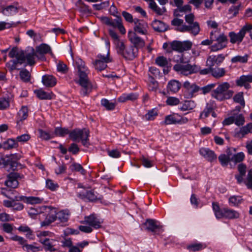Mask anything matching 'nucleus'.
Listing matches in <instances>:
<instances>
[{"label": "nucleus", "instance_id": "nucleus-1", "mask_svg": "<svg viewBox=\"0 0 252 252\" xmlns=\"http://www.w3.org/2000/svg\"><path fill=\"white\" fill-rule=\"evenodd\" d=\"M8 55L11 58H15L6 64V66L10 71L17 69L18 64H21L26 61L30 65H32L35 63V53L33 50L31 53H27L22 50H19L16 48H14L9 52Z\"/></svg>", "mask_w": 252, "mask_h": 252}, {"label": "nucleus", "instance_id": "nucleus-2", "mask_svg": "<svg viewBox=\"0 0 252 252\" xmlns=\"http://www.w3.org/2000/svg\"><path fill=\"white\" fill-rule=\"evenodd\" d=\"M74 63L78 70L79 79L76 83L81 87V94L83 96L87 95L91 92L93 88V86L88 77V69L85 66V63L81 59H76Z\"/></svg>", "mask_w": 252, "mask_h": 252}, {"label": "nucleus", "instance_id": "nucleus-3", "mask_svg": "<svg viewBox=\"0 0 252 252\" xmlns=\"http://www.w3.org/2000/svg\"><path fill=\"white\" fill-rule=\"evenodd\" d=\"M177 63L173 66V69L181 74L188 76L189 75L198 72L200 67L196 64L191 65L184 61L183 56L179 59L175 60Z\"/></svg>", "mask_w": 252, "mask_h": 252}, {"label": "nucleus", "instance_id": "nucleus-4", "mask_svg": "<svg viewBox=\"0 0 252 252\" xmlns=\"http://www.w3.org/2000/svg\"><path fill=\"white\" fill-rule=\"evenodd\" d=\"M230 88V85L228 82L220 84L217 88L212 92V96L219 101L228 99L234 94L232 90H229Z\"/></svg>", "mask_w": 252, "mask_h": 252}, {"label": "nucleus", "instance_id": "nucleus-5", "mask_svg": "<svg viewBox=\"0 0 252 252\" xmlns=\"http://www.w3.org/2000/svg\"><path fill=\"white\" fill-rule=\"evenodd\" d=\"M117 52L118 54L122 55L126 60H132L135 58L138 52L136 47L129 46L126 47L123 41H118L117 43Z\"/></svg>", "mask_w": 252, "mask_h": 252}, {"label": "nucleus", "instance_id": "nucleus-6", "mask_svg": "<svg viewBox=\"0 0 252 252\" xmlns=\"http://www.w3.org/2000/svg\"><path fill=\"white\" fill-rule=\"evenodd\" d=\"M90 131L88 129H76L69 132V137L74 141H81L82 144L86 147L89 145V137Z\"/></svg>", "mask_w": 252, "mask_h": 252}, {"label": "nucleus", "instance_id": "nucleus-7", "mask_svg": "<svg viewBox=\"0 0 252 252\" xmlns=\"http://www.w3.org/2000/svg\"><path fill=\"white\" fill-rule=\"evenodd\" d=\"M252 30V25L246 24L240 30L239 32L235 33L234 32H229L228 36L230 38V42L232 44H240L243 40L246 32H250Z\"/></svg>", "mask_w": 252, "mask_h": 252}, {"label": "nucleus", "instance_id": "nucleus-8", "mask_svg": "<svg viewBox=\"0 0 252 252\" xmlns=\"http://www.w3.org/2000/svg\"><path fill=\"white\" fill-rule=\"evenodd\" d=\"M116 17L115 19L113 20L108 17L103 16L100 17L99 19L102 23L114 28H117L122 34H125L126 31L123 25L121 17L117 16Z\"/></svg>", "mask_w": 252, "mask_h": 252}, {"label": "nucleus", "instance_id": "nucleus-9", "mask_svg": "<svg viewBox=\"0 0 252 252\" xmlns=\"http://www.w3.org/2000/svg\"><path fill=\"white\" fill-rule=\"evenodd\" d=\"M214 41L212 45L209 47L211 51L217 52L225 48L227 46L228 39L224 33H220L219 36L214 35Z\"/></svg>", "mask_w": 252, "mask_h": 252}, {"label": "nucleus", "instance_id": "nucleus-10", "mask_svg": "<svg viewBox=\"0 0 252 252\" xmlns=\"http://www.w3.org/2000/svg\"><path fill=\"white\" fill-rule=\"evenodd\" d=\"M24 178L23 175L17 172H11L7 176V180L5 181V185L10 188L15 189L19 186L18 180Z\"/></svg>", "mask_w": 252, "mask_h": 252}, {"label": "nucleus", "instance_id": "nucleus-11", "mask_svg": "<svg viewBox=\"0 0 252 252\" xmlns=\"http://www.w3.org/2000/svg\"><path fill=\"white\" fill-rule=\"evenodd\" d=\"M111 62L112 59L109 57V52H108L106 56L98 55L94 64L96 69L101 71L106 68L107 63Z\"/></svg>", "mask_w": 252, "mask_h": 252}, {"label": "nucleus", "instance_id": "nucleus-12", "mask_svg": "<svg viewBox=\"0 0 252 252\" xmlns=\"http://www.w3.org/2000/svg\"><path fill=\"white\" fill-rule=\"evenodd\" d=\"M144 225L147 230L152 232L154 234H160L163 231L162 226L155 220L148 219Z\"/></svg>", "mask_w": 252, "mask_h": 252}, {"label": "nucleus", "instance_id": "nucleus-13", "mask_svg": "<svg viewBox=\"0 0 252 252\" xmlns=\"http://www.w3.org/2000/svg\"><path fill=\"white\" fill-rule=\"evenodd\" d=\"M170 46L173 50L183 52L190 49L192 47V43L189 41L183 42L174 41L170 43Z\"/></svg>", "mask_w": 252, "mask_h": 252}, {"label": "nucleus", "instance_id": "nucleus-14", "mask_svg": "<svg viewBox=\"0 0 252 252\" xmlns=\"http://www.w3.org/2000/svg\"><path fill=\"white\" fill-rule=\"evenodd\" d=\"M149 27L147 23L143 20H134L133 27L134 32L136 34L146 35L148 33Z\"/></svg>", "mask_w": 252, "mask_h": 252}, {"label": "nucleus", "instance_id": "nucleus-15", "mask_svg": "<svg viewBox=\"0 0 252 252\" xmlns=\"http://www.w3.org/2000/svg\"><path fill=\"white\" fill-rule=\"evenodd\" d=\"M200 30V26L198 22H194L190 24H188V25H182L178 28L179 32H189L194 35L198 34Z\"/></svg>", "mask_w": 252, "mask_h": 252}, {"label": "nucleus", "instance_id": "nucleus-16", "mask_svg": "<svg viewBox=\"0 0 252 252\" xmlns=\"http://www.w3.org/2000/svg\"><path fill=\"white\" fill-rule=\"evenodd\" d=\"M6 164L10 166L13 170L22 168V165L18 162L20 158V156L18 154H12L7 157Z\"/></svg>", "mask_w": 252, "mask_h": 252}, {"label": "nucleus", "instance_id": "nucleus-17", "mask_svg": "<svg viewBox=\"0 0 252 252\" xmlns=\"http://www.w3.org/2000/svg\"><path fill=\"white\" fill-rule=\"evenodd\" d=\"M183 87L185 89V93L186 94L187 97H192L194 94L200 90V88L195 83H190L187 81L184 82Z\"/></svg>", "mask_w": 252, "mask_h": 252}, {"label": "nucleus", "instance_id": "nucleus-18", "mask_svg": "<svg viewBox=\"0 0 252 252\" xmlns=\"http://www.w3.org/2000/svg\"><path fill=\"white\" fill-rule=\"evenodd\" d=\"M102 222V221L94 215L85 217L84 221L82 222L84 224H89L95 229L101 227Z\"/></svg>", "mask_w": 252, "mask_h": 252}, {"label": "nucleus", "instance_id": "nucleus-19", "mask_svg": "<svg viewBox=\"0 0 252 252\" xmlns=\"http://www.w3.org/2000/svg\"><path fill=\"white\" fill-rule=\"evenodd\" d=\"M78 197L82 199H86L89 201H95L97 200H100L102 197L101 195H99L94 190H88L84 193H77Z\"/></svg>", "mask_w": 252, "mask_h": 252}, {"label": "nucleus", "instance_id": "nucleus-20", "mask_svg": "<svg viewBox=\"0 0 252 252\" xmlns=\"http://www.w3.org/2000/svg\"><path fill=\"white\" fill-rule=\"evenodd\" d=\"M225 57L223 54H219L217 56H210L207 60L206 65L213 67L215 65H219L222 63Z\"/></svg>", "mask_w": 252, "mask_h": 252}, {"label": "nucleus", "instance_id": "nucleus-21", "mask_svg": "<svg viewBox=\"0 0 252 252\" xmlns=\"http://www.w3.org/2000/svg\"><path fill=\"white\" fill-rule=\"evenodd\" d=\"M128 36L130 41L134 44L133 47H136L138 49L139 48H142L145 46L144 41L135 32H129Z\"/></svg>", "mask_w": 252, "mask_h": 252}, {"label": "nucleus", "instance_id": "nucleus-22", "mask_svg": "<svg viewBox=\"0 0 252 252\" xmlns=\"http://www.w3.org/2000/svg\"><path fill=\"white\" fill-rule=\"evenodd\" d=\"M252 82V74L248 75H242L236 81V83L238 86H244L246 89L251 88L250 84Z\"/></svg>", "mask_w": 252, "mask_h": 252}, {"label": "nucleus", "instance_id": "nucleus-23", "mask_svg": "<svg viewBox=\"0 0 252 252\" xmlns=\"http://www.w3.org/2000/svg\"><path fill=\"white\" fill-rule=\"evenodd\" d=\"M199 153L201 155L210 162H213L217 159V155L215 154L214 151L209 149L202 148L200 149Z\"/></svg>", "mask_w": 252, "mask_h": 252}, {"label": "nucleus", "instance_id": "nucleus-24", "mask_svg": "<svg viewBox=\"0 0 252 252\" xmlns=\"http://www.w3.org/2000/svg\"><path fill=\"white\" fill-rule=\"evenodd\" d=\"M238 174L235 175V178L237 179V182L241 184L245 182L244 178L246 176L247 167L244 164H240L238 166Z\"/></svg>", "mask_w": 252, "mask_h": 252}, {"label": "nucleus", "instance_id": "nucleus-25", "mask_svg": "<svg viewBox=\"0 0 252 252\" xmlns=\"http://www.w3.org/2000/svg\"><path fill=\"white\" fill-rule=\"evenodd\" d=\"M15 199L17 200H21L24 202L31 204L40 203L43 201V199L33 196L26 197L20 196L19 197H16Z\"/></svg>", "mask_w": 252, "mask_h": 252}, {"label": "nucleus", "instance_id": "nucleus-26", "mask_svg": "<svg viewBox=\"0 0 252 252\" xmlns=\"http://www.w3.org/2000/svg\"><path fill=\"white\" fill-rule=\"evenodd\" d=\"M56 220V211L55 209H52L51 212L47 215L45 220L41 222V225L42 226H48Z\"/></svg>", "mask_w": 252, "mask_h": 252}, {"label": "nucleus", "instance_id": "nucleus-27", "mask_svg": "<svg viewBox=\"0 0 252 252\" xmlns=\"http://www.w3.org/2000/svg\"><path fill=\"white\" fill-rule=\"evenodd\" d=\"M239 216V213L235 210L228 208L222 209V218L224 217L227 219H234L238 218Z\"/></svg>", "mask_w": 252, "mask_h": 252}, {"label": "nucleus", "instance_id": "nucleus-28", "mask_svg": "<svg viewBox=\"0 0 252 252\" xmlns=\"http://www.w3.org/2000/svg\"><path fill=\"white\" fill-rule=\"evenodd\" d=\"M43 84L46 87H52L57 84L56 78L50 75H45L42 78Z\"/></svg>", "mask_w": 252, "mask_h": 252}, {"label": "nucleus", "instance_id": "nucleus-29", "mask_svg": "<svg viewBox=\"0 0 252 252\" xmlns=\"http://www.w3.org/2000/svg\"><path fill=\"white\" fill-rule=\"evenodd\" d=\"M29 110L26 106H22L18 113L17 123L20 125L28 116Z\"/></svg>", "mask_w": 252, "mask_h": 252}, {"label": "nucleus", "instance_id": "nucleus-30", "mask_svg": "<svg viewBox=\"0 0 252 252\" xmlns=\"http://www.w3.org/2000/svg\"><path fill=\"white\" fill-rule=\"evenodd\" d=\"M181 87V83L176 80H172L168 83L167 90L172 93H176L179 91Z\"/></svg>", "mask_w": 252, "mask_h": 252}, {"label": "nucleus", "instance_id": "nucleus-31", "mask_svg": "<svg viewBox=\"0 0 252 252\" xmlns=\"http://www.w3.org/2000/svg\"><path fill=\"white\" fill-rule=\"evenodd\" d=\"M70 216V212L68 210H64L56 212L57 220H59L62 223H64L68 221Z\"/></svg>", "mask_w": 252, "mask_h": 252}, {"label": "nucleus", "instance_id": "nucleus-32", "mask_svg": "<svg viewBox=\"0 0 252 252\" xmlns=\"http://www.w3.org/2000/svg\"><path fill=\"white\" fill-rule=\"evenodd\" d=\"M196 106V103L193 100H186L179 107L182 111H190L193 109Z\"/></svg>", "mask_w": 252, "mask_h": 252}, {"label": "nucleus", "instance_id": "nucleus-33", "mask_svg": "<svg viewBox=\"0 0 252 252\" xmlns=\"http://www.w3.org/2000/svg\"><path fill=\"white\" fill-rule=\"evenodd\" d=\"M178 118V114H177L166 116L164 121L162 122V124L165 125L176 124L179 122Z\"/></svg>", "mask_w": 252, "mask_h": 252}, {"label": "nucleus", "instance_id": "nucleus-34", "mask_svg": "<svg viewBox=\"0 0 252 252\" xmlns=\"http://www.w3.org/2000/svg\"><path fill=\"white\" fill-rule=\"evenodd\" d=\"M138 98V95L135 93L125 94H122L118 98V101L121 102H125L127 100L134 101Z\"/></svg>", "mask_w": 252, "mask_h": 252}, {"label": "nucleus", "instance_id": "nucleus-35", "mask_svg": "<svg viewBox=\"0 0 252 252\" xmlns=\"http://www.w3.org/2000/svg\"><path fill=\"white\" fill-rule=\"evenodd\" d=\"M152 26L153 29L158 32H162L166 30L165 24L159 20H154L152 22Z\"/></svg>", "mask_w": 252, "mask_h": 252}, {"label": "nucleus", "instance_id": "nucleus-36", "mask_svg": "<svg viewBox=\"0 0 252 252\" xmlns=\"http://www.w3.org/2000/svg\"><path fill=\"white\" fill-rule=\"evenodd\" d=\"M249 55L245 54L244 56L237 55L231 59V62L232 63H246L248 62Z\"/></svg>", "mask_w": 252, "mask_h": 252}, {"label": "nucleus", "instance_id": "nucleus-37", "mask_svg": "<svg viewBox=\"0 0 252 252\" xmlns=\"http://www.w3.org/2000/svg\"><path fill=\"white\" fill-rule=\"evenodd\" d=\"M225 70L223 68H213L212 67L211 74L216 78H220L225 75Z\"/></svg>", "mask_w": 252, "mask_h": 252}, {"label": "nucleus", "instance_id": "nucleus-38", "mask_svg": "<svg viewBox=\"0 0 252 252\" xmlns=\"http://www.w3.org/2000/svg\"><path fill=\"white\" fill-rule=\"evenodd\" d=\"M51 49L50 47L46 44H41L36 48V53L39 54H46L50 53Z\"/></svg>", "mask_w": 252, "mask_h": 252}, {"label": "nucleus", "instance_id": "nucleus-39", "mask_svg": "<svg viewBox=\"0 0 252 252\" xmlns=\"http://www.w3.org/2000/svg\"><path fill=\"white\" fill-rule=\"evenodd\" d=\"M10 191H8L7 192L2 191V194L4 195L6 197L9 198L10 200H4L3 201V205L4 206L6 207H12L14 200H16L15 197H17V196H15L14 197H12L10 194Z\"/></svg>", "mask_w": 252, "mask_h": 252}, {"label": "nucleus", "instance_id": "nucleus-40", "mask_svg": "<svg viewBox=\"0 0 252 252\" xmlns=\"http://www.w3.org/2000/svg\"><path fill=\"white\" fill-rule=\"evenodd\" d=\"M149 6L150 8H151L153 11H154L158 15H162L165 11V9L164 7H163L162 8L159 7L156 3L154 1V0L150 2Z\"/></svg>", "mask_w": 252, "mask_h": 252}, {"label": "nucleus", "instance_id": "nucleus-41", "mask_svg": "<svg viewBox=\"0 0 252 252\" xmlns=\"http://www.w3.org/2000/svg\"><path fill=\"white\" fill-rule=\"evenodd\" d=\"M205 248V246L201 243H194L187 246V249L192 252L199 251Z\"/></svg>", "mask_w": 252, "mask_h": 252}, {"label": "nucleus", "instance_id": "nucleus-42", "mask_svg": "<svg viewBox=\"0 0 252 252\" xmlns=\"http://www.w3.org/2000/svg\"><path fill=\"white\" fill-rule=\"evenodd\" d=\"M37 97L41 99H51L53 94L47 93L42 90H38L35 92Z\"/></svg>", "mask_w": 252, "mask_h": 252}, {"label": "nucleus", "instance_id": "nucleus-43", "mask_svg": "<svg viewBox=\"0 0 252 252\" xmlns=\"http://www.w3.org/2000/svg\"><path fill=\"white\" fill-rule=\"evenodd\" d=\"M191 10V7L189 5H185L184 6H181L180 8L175 10L174 14L176 16H180L181 15L180 14V12H190Z\"/></svg>", "mask_w": 252, "mask_h": 252}, {"label": "nucleus", "instance_id": "nucleus-44", "mask_svg": "<svg viewBox=\"0 0 252 252\" xmlns=\"http://www.w3.org/2000/svg\"><path fill=\"white\" fill-rule=\"evenodd\" d=\"M158 113L156 109H153L149 110L148 113L145 115L144 118L147 121H153L158 116Z\"/></svg>", "mask_w": 252, "mask_h": 252}, {"label": "nucleus", "instance_id": "nucleus-45", "mask_svg": "<svg viewBox=\"0 0 252 252\" xmlns=\"http://www.w3.org/2000/svg\"><path fill=\"white\" fill-rule=\"evenodd\" d=\"M69 169L72 172H80L82 175H85L86 174V171L85 170V169L80 164L78 163H73L70 166Z\"/></svg>", "mask_w": 252, "mask_h": 252}, {"label": "nucleus", "instance_id": "nucleus-46", "mask_svg": "<svg viewBox=\"0 0 252 252\" xmlns=\"http://www.w3.org/2000/svg\"><path fill=\"white\" fill-rule=\"evenodd\" d=\"M233 100L235 102L239 103L242 106H245V103L242 92H240L235 94L233 97Z\"/></svg>", "mask_w": 252, "mask_h": 252}, {"label": "nucleus", "instance_id": "nucleus-47", "mask_svg": "<svg viewBox=\"0 0 252 252\" xmlns=\"http://www.w3.org/2000/svg\"><path fill=\"white\" fill-rule=\"evenodd\" d=\"M252 132V123H249L241 128L239 133L243 136L246 134Z\"/></svg>", "mask_w": 252, "mask_h": 252}, {"label": "nucleus", "instance_id": "nucleus-48", "mask_svg": "<svg viewBox=\"0 0 252 252\" xmlns=\"http://www.w3.org/2000/svg\"><path fill=\"white\" fill-rule=\"evenodd\" d=\"M20 77L21 79L25 82L30 81L31 74L30 72L26 69H22L20 72Z\"/></svg>", "mask_w": 252, "mask_h": 252}, {"label": "nucleus", "instance_id": "nucleus-49", "mask_svg": "<svg viewBox=\"0 0 252 252\" xmlns=\"http://www.w3.org/2000/svg\"><path fill=\"white\" fill-rule=\"evenodd\" d=\"M218 158L221 165L223 166H227L228 162L231 161V158L225 154H221Z\"/></svg>", "mask_w": 252, "mask_h": 252}, {"label": "nucleus", "instance_id": "nucleus-50", "mask_svg": "<svg viewBox=\"0 0 252 252\" xmlns=\"http://www.w3.org/2000/svg\"><path fill=\"white\" fill-rule=\"evenodd\" d=\"M234 123L237 126H242L245 122V119L242 114H234Z\"/></svg>", "mask_w": 252, "mask_h": 252}, {"label": "nucleus", "instance_id": "nucleus-51", "mask_svg": "<svg viewBox=\"0 0 252 252\" xmlns=\"http://www.w3.org/2000/svg\"><path fill=\"white\" fill-rule=\"evenodd\" d=\"M157 64L161 67H164L168 64V62L166 58L163 56L158 57L155 60Z\"/></svg>", "mask_w": 252, "mask_h": 252}, {"label": "nucleus", "instance_id": "nucleus-52", "mask_svg": "<svg viewBox=\"0 0 252 252\" xmlns=\"http://www.w3.org/2000/svg\"><path fill=\"white\" fill-rule=\"evenodd\" d=\"M242 200L241 196H232L229 198V201L232 206H236L241 203Z\"/></svg>", "mask_w": 252, "mask_h": 252}, {"label": "nucleus", "instance_id": "nucleus-53", "mask_svg": "<svg viewBox=\"0 0 252 252\" xmlns=\"http://www.w3.org/2000/svg\"><path fill=\"white\" fill-rule=\"evenodd\" d=\"M101 103L102 105L105 107L108 110H113L116 106V104L115 103L110 102L106 99H102Z\"/></svg>", "mask_w": 252, "mask_h": 252}, {"label": "nucleus", "instance_id": "nucleus-54", "mask_svg": "<svg viewBox=\"0 0 252 252\" xmlns=\"http://www.w3.org/2000/svg\"><path fill=\"white\" fill-rule=\"evenodd\" d=\"M149 77L150 80L148 85L149 90L151 91H156L158 88V83L154 80V77L149 75Z\"/></svg>", "mask_w": 252, "mask_h": 252}, {"label": "nucleus", "instance_id": "nucleus-55", "mask_svg": "<svg viewBox=\"0 0 252 252\" xmlns=\"http://www.w3.org/2000/svg\"><path fill=\"white\" fill-rule=\"evenodd\" d=\"M213 112V108L210 105H207L204 110L200 113L199 118L201 119L207 118Z\"/></svg>", "mask_w": 252, "mask_h": 252}, {"label": "nucleus", "instance_id": "nucleus-56", "mask_svg": "<svg viewBox=\"0 0 252 252\" xmlns=\"http://www.w3.org/2000/svg\"><path fill=\"white\" fill-rule=\"evenodd\" d=\"M18 143L16 140L14 139H9L4 143V147L5 149H12L16 147Z\"/></svg>", "mask_w": 252, "mask_h": 252}, {"label": "nucleus", "instance_id": "nucleus-57", "mask_svg": "<svg viewBox=\"0 0 252 252\" xmlns=\"http://www.w3.org/2000/svg\"><path fill=\"white\" fill-rule=\"evenodd\" d=\"M69 134V130L67 128L57 127L55 130V134L57 136H64Z\"/></svg>", "mask_w": 252, "mask_h": 252}, {"label": "nucleus", "instance_id": "nucleus-58", "mask_svg": "<svg viewBox=\"0 0 252 252\" xmlns=\"http://www.w3.org/2000/svg\"><path fill=\"white\" fill-rule=\"evenodd\" d=\"M244 154L243 152H240L235 155H234L231 158V161L235 163L240 162L244 160Z\"/></svg>", "mask_w": 252, "mask_h": 252}, {"label": "nucleus", "instance_id": "nucleus-59", "mask_svg": "<svg viewBox=\"0 0 252 252\" xmlns=\"http://www.w3.org/2000/svg\"><path fill=\"white\" fill-rule=\"evenodd\" d=\"M212 207L216 217L217 218H221L222 209H220L219 204L217 203L213 202L212 204Z\"/></svg>", "mask_w": 252, "mask_h": 252}, {"label": "nucleus", "instance_id": "nucleus-60", "mask_svg": "<svg viewBox=\"0 0 252 252\" xmlns=\"http://www.w3.org/2000/svg\"><path fill=\"white\" fill-rule=\"evenodd\" d=\"M40 241L44 245L45 249L46 250H49L50 251H54V249L50 242V239L48 238L41 239Z\"/></svg>", "mask_w": 252, "mask_h": 252}, {"label": "nucleus", "instance_id": "nucleus-61", "mask_svg": "<svg viewBox=\"0 0 252 252\" xmlns=\"http://www.w3.org/2000/svg\"><path fill=\"white\" fill-rule=\"evenodd\" d=\"M17 8L14 5H10L4 8L2 10V13L5 15H8L12 13H16Z\"/></svg>", "mask_w": 252, "mask_h": 252}, {"label": "nucleus", "instance_id": "nucleus-62", "mask_svg": "<svg viewBox=\"0 0 252 252\" xmlns=\"http://www.w3.org/2000/svg\"><path fill=\"white\" fill-rule=\"evenodd\" d=\"M207 25L209 28H212L214 29L212 31H217L216 32L218 33H220V29H218L219 24L218 23H217L215 21L213 20H208L207 22Z\"/></svg>", "mask_w": 252, "mask_h": 252}, {"label": "nucleus", "instance_id": "nucleus-63", "mask_svg": "<svg viewBox=\"0 0 252 252\" xmlns=\"http://www.w3.org/2000/svg\"><path fill=\"white\" fill-rule=\"evenodd\" d=\"M244 183L249 189H252V169H250Z\"/></svg>", "mask_w": 252, "mask_h": 252}, {"label": "nucleus", "instance_id": "nucleus-64", "mask_svg": "<svg viewBox=\"0 0 252 252\" xmlns=\"http://www.w3.org/2000/svg\"><path fill=\"white\" fill-rule=\"evenodd\" d=\"M166 103L167 105L170 106L177 105L179 104L180 100L177 97L170 96L167 98Z\"/></svg>", "mask_w": 252, "mask_h": 252}]
</instances>
